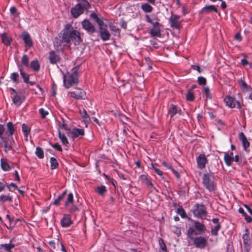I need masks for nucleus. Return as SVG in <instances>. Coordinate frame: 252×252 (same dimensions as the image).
<instances>
[{
	"label": "nucleus",
	"mask_w": 252,
	"mask_h": 252,
	"mask_svg": "<svg viewBox=\"0 0 252 252\" xmlns=\"http://www.w3.org/2000/svg\"><path fill=\"white\" fill-rule=\"evenodd\" d=\"M214 177L212 174H204L203 183L206 188L210 191H214Z\"/></svg>",
	"instance_id": "6"
},
{
	"label": "nucleus",
	"mask_w": 252,
	"mask_h": 252,
	"mask_svg": "<svg viewBox=\"0 0 252 252\" xmlns=\"http://www.w3.org/2000/svg\"><path fill=\"white\" fill-rule=\"evenodd\" d=\"M22 39L24 41L26 46L31 48L33 46L32 39L28 32H24L22 34Z\"/></svg>",
	"instance_id": "19"
},
{
	"label": "nucleus",
	"mask_w": 252,
	"mask_h": 252,
	"mask_svg": "<svg viewBox=\"0 0 252 252\" xmlns=\"http://www.w3.org/2000/svg\"><path fill=\"white\" fill-rule=\"evenodd\" d=\"M1 166L2 169L5 171H8L10 169L9 165L8 163L2 160L1 161Z\"/></svg>",
	"instance_id": "52"
},
{
	"label": "nucleus",
	"mask_w": 252,
	"mask_h": 252,
	"mask_svg": "<svg viewBox=\"0 0 252 252\" xmlns=\"http://www.w3.org/2000/svg\"><path fill=\"white\" fill-rule=\"evenodd\" d=\"M63 198L59 196L56 199H55L53 202V204L56 206H58L60 204V202L63 200Z\"/></svg>",
	"instance_id": "62"
},
{
	"label": "nucleus",
	"mask_w": 252,
	"mask_h": 252,
	"mask_svg": "<svg viewBox=\"0 0 252 252\" xmlns=\"http://www.w3.org/2000/svg\"><path fill=\"white\" fill-rule=\"evenodd\" d=\"M141 180L149 188V189L151 190V191H153V189H155V188L153 187V184L151 181L149 180L146 176L145 175H142L140 177Z\"/></svg>",
	"instance_id": "27"
},
{
	"label": "nucleus",
	"mask_w": 252,
	"mask_h": 252,
	"mask_svg": "<svg viewBox=\"0 0 252 252\" xmlns=\"http://www.w3.org/2000/svg\"><path fill=\"white\" fill-rule=\"evenodd\" d=\"M39 113L41 116L42 119H44L49 114L48 111L45 110L43 108H41L39 110Z\"/></svg>",
	"instance_id": "50"
},
{
	"label": "nucleus",
	"mask_w": 252,
	"mask_h": 252,
	"mask_svg": "<svg viewBox=\"0 0 252 252\" xmlns=\"http://www.w3.org/2000/svg\"><path fill=\"white\" fill-rule=\"evenodd\" d=\"M90 16L92 18H93L94 20H95V21L97 23L98 26H100L104 23L103 21H102V20L100 19L97 16V15L96 13L93 12V13H91Z\"/></svg>",
	"instance_id": "41"
},
{
	"label": "nucleus",
	"mask_w": 252,
	"mask_h": 252,
	"mask_svg": "<svg viewBox=\"0 0 252 252\" xmlns=\"http://www.w3.org/2000/svg\"><path fill=\"white\" fill-rule=\"evenodd\" d=\"M168 113L170 115L171 119H172L177 114H178L179 115H183V112L181 109L173 104H170L169 105L168 109Z\"/></svg>",
	"instance_id": "13"
},
{
	"label": "nucleus",
	"mask_w": 252,
	"mask_h": 252,
	"mask_svg": "<svg viewBox=\"0 0 252 252\" xmlns=\"http://www.w3.org/2000/svg\"><path fill=\"white\" fill-rule=\"evenodd\" d=\"M216 122L217 125L219 126L218 129H220V128H222L224 126V123L220 119H216Z\"/></svg>",
	"instance_id": "58"
},
{
	"label": "nucleus",
	"mask_w": 252,
	"mask_h": 252,
	"mask_svg": "<svg viewBox=\"0 0 252 252\" xmlns=\"http://www.w3.org/2000/svg\"><path fill=\"white\" fill-rule=\"evenodd\" d=\"M10 12L11 14L14 15V17L19 16V12H17V9L15 6H12L10 8Z\"/></svg>",
	"instance_id": "56"
},
{
	"label": "nucleus",
	"mask_w": 252,
	"mask_h": 252,
	"mask_svg": "<svg viewBox=\"0 0 252 252\" xmlns=\"http://www.w3.org/2000/svg\"><path fill=\"white\" fill-rule=\"evenodd\" d=\"M14 245L13 244H1L0 245V249H4L6 251L10 252L11 249L14 248Z\"/></svg>",
	"instance_id": "43"
},
{
	"label": "nucleus",
	"mask_w": 252,
	"mask_h": 252,
	"mask_svg": "<svg viewBox=\"0 0 252 252\" xmlns=\"http://www.w3.org/2000/svg\"><path fill=\"white\" fill-rule=\"evenodd\" d=\"M96 191L98 192V193L99 195L102 196L104 195V193L106 192L107 190L105 186H101L97 187L96 188Z\"/></svg>",
	"instance_id": "48"
},
{
	"label": "nucleus",
	"mask_w": 252,
	"mask_h": 252,
	"mask_svg": "<svg viewBox=\"0 0 252 252\" xmlns=\"http://www.w3.org/2000/svg\"><path fill=\"white\" fill-rule=\"evenodd\" d=\"M224 100L226 103V105L229 107L233 108L235 107V104L234 102L233 98L231 96L228 95L226 96L224 98Z\"/></svg>",
	"instance_id": "29"
},
{
	"label": "nucleus",
	"mask_w": 252,
	"mask_h": 252,
	"mask_svg": "<svg viewBox=\"0 0 252 252\" xmlns=\"http://www.w3.org/2000/svg\"><path fill=\"white\" fill-rule=\"evenodd\" d=\"M85 134L84 129L83 128H78L74 127L72 130L67 133L68 136L71 137L73 139L79 136H82Z\"/></svg>",
	"instance_id": "15"
},
{
	"label": "nucleus",
	"mask_w": 252,
	"mask_h": 252,
	"mask_svg": "<svg viewBox=\"0 0 252 252\" xmlns=\"http://www.w3.org/2000/svg\"><path fill=\"white\" fill-rule=\"evenodd\" d=\"M73 194L72 193H70L68 195V197H67V200L66 201H65V206H68V205L69 204V203H71L73 202Z\"/></svg>",
	"instance_id": "51"
},
{
	"label": "nucleus",
	"mask_w": 252,
	"mask_h": 252,
	"mask_svg": "<svg viewBox=\"0 0 252 252\" xmlns=\"http://www.w3.org/2000/svg\"><path fill=\"white\" fill-rule=\"evenodd\" d=\"M80 114L82 117L84 119L85 121L86 122H89L90 117L89 115L88 114L86 110L85 109H83L82 110H80Z\"/></svg>",
	"instance_id": "46"
},
{
	"label": "nucleus",
	"mask_w": 252,
	"mask_h": 252,
	"mask_svg": "<svg viewBox=\"0 0 252 252\" xmlns=\"http://www.w3.org/2000/svg\"><path fill=\"white\" fill-rule=\"evenodd\" d=\"M99 26V34L101 39L103 41H107L110 39L111 34L107 29V25L104 23Z\"/></svg>",
	"instance_id": "10"
},
{
	"label": "nucleus",
	"mask_w": 252,
	"mask_h": 252,
	"mask_svg": "<svg viewBox=\"0 0 252 252\" xmlns=\"http://www.w3.org/2000/svg\"><path fill=\"white\" fill-rule=\"evenodd\" d=\"M78 4H81L82 7L83 8L84 11H88L91 7L90 4L87 0H80V3Z\"/></svg>",
	"instance_id": "38"
},
{
	"label": "nucleus",
	"mask_w": 252,
	"mask_h": 252,
	"mask_svg": "<svg viewBox=\"0 0 252 252\" xmlns=\"http://www.w3.org/2000/svg\"><path fill=\"white\" fill-rule=\"evenodd\" d=\"M6 218L8 219L10 224L9 226H7V228H13L15 225V223L14 222L13 224V222L14 221V220L13 219H11L9 215H7Z\"/></svg>",
	"instance_id": "57"
},
{
	"label": "nucleus",
	"mask_w": 252,
	"mask_h": 252,
	"mask_svg": "<svg viewBox=\"0 0 252 252\" xmlns=\"http://www.w3.org/2000/svg\"><path fill=\"white\" fill-rule=\"evenodd\" d=\"M182 20L180 16L172 14L169 18V23L170 27L173 29L180 30Z\"/></svg>",
	"instance_id": "8"
},
{
	"label": "nucleus",
	"mask_w": 252,
	"mask_h": 252,
	"mask_svg": "<svg viewBox=\"0 0 252 252\" xmlns=\"http://www.w3.org/2000/svg\"><path fill=\"white\" fill-rule=\"evenodd\" d=\"M62 32L61 42L64 46L69 47L71 43L77 45L82 42L80 32L74 29L71 24H66Z\"/></svg>",
	"instance_id": "1"
},
{
	"label": "nucleus",
	"mask_w": 252,
	"mask_h": 252,
	"mask_svg": "<svg viewBox=\"0 0 252 252\" xmlns=\"http://www.w3.org/2000/svg\"><path fill=\"white\" fill-rule=\"evenodd\" d=\"M160 164L164 168V169H171L174 172V173H178L177 172L174 170L171 164L169 162L164 160L161 161Z\"/></svg>",
	"instance_id": "36"
},
{
	"label": "nucleus",
	"mask_w": 252,
	"mask_h": 252,
	"mask_svg": "<svg viewBox=\"0 0 252 252\" xmlns=\"http://www.w3.org/2000/svg\"><path fill=\"white\" fill-rule=\"evenodd\" d=\"M109 28L110 30L113 32L114 35H120V30L116 26L113 24H110Z\"/></svg>",
	"instance_id": "37"
},
{
	"label": "nucleus",
	"mask_w": 252,
	"mask_h": 252,
	"mask_svg": "<svg viewBox=\"0 0 252 252\" xmlns=\"http://www.w3.org/2000/svg\"><path fill=\"white\" fill-rule=\"evenodd\" d=\"M197 81L198 84L200 85H205L207 82L206 78L202 76L198 77Z\"/></svg>",
	"instance_id": "54"
},
{
	"label": "nucleus",
	"mask_w": 252,
	"mask_h": 252,
	"mask_svg": "<svg viewBox=\"0 0 252 252\" xmlns=\"http://www.w3.org/2000/svg\"><path fill=\"white\" fill-rule=\"evenodd\" d=\"M234 158H232L228 156V153H225L224 155V160L225 162V164L230 166L231 165L232 162L233 161Z\"/></svg>",
	"instance_id": "35"
},
{
	"label": "nucleus",
	"mask_w": 252,
	"mask_h": 252,
	"mask_svg": "<svg viewBox=\"0 0 252 252\" xmlns=\"http://www.w3.org/2000/svg\"><path fill=\"white\" fill-rule=\"evenodd\" d=\"M19 75L17 72H13L10 74V79L15 84L19 82Z\"/></svg>",
	"instance_id": "39"
},
{
	"label": "nucleus",
	"mask_w": 252,
	"mask_h": 252,
	"mask_svg": "<svg viewBox=\"0 0 252 252\" xmlns=\"http://www.w3.org/2000/svg\"><path fill=\"white\" fill-rule=\"evenodd\" d=\"M239 138L242 143L243 147L244 150H246L250 147V142L248 141L247 137L245 136L243 132H241L239 134Z\"/></svg>",
	"instance_id": "21"
},
{
	"label": "nucleus",
	"mask_w": 252,
	"mask_h": 252,
	"mask_svg": "<svg viewBox=\"0 0 252 252\" xmlns=\"http://www.w3.org/2000/svg\"><path fill=\"white\" fill-rule=\"evenodd\" d=\"M9 89L10 91L13 103L17 107L20 106L26 98L24 95L22 94L21 90L16 91L12 88H9Z\"/></svg>",
	"instance_id": "4"
},
{
	"label": "nucleus",
	"mask_w": 252,
	"mask_h": 252,
	"mask_svg": "<svg viewBox=\"0 0 252 252\" xmlns=\"http://www.w3.org/2000/svg\"><path fill=\"white\" fill-rule=\"evenodd\" d=\"M35 155L39 158H44V152L43 149L39 147H37L35 150Z\"/></svg>",
	"instance_id": "44"
},
{
	"label": "nucleus",
	"mask_w": 252,
	"mask_h": 252,
	"mask_svg": "<svg viewBox=\"0 0 252 252\" xmlns=\"http://www.w3.org/2000/svg\"><path fill=\"white\" fill-rule=\"evenodd\" d=\"M120 26L121 27L124 29H126L127 27V23L123 19H121L120 21Z\"/></svg>",
	"instance_id": "63"
},
{
	"label": "nucleus",
	"mask_w": 252,
	"mask_h": 252,
	"mask_svg": "<svg viewBox=\"0 0 252 252\" xmlns=\"http://www.w3.org/2000/svg\"><path fill=\"white\" fill-rule=\"evenodd\" d=\"M1 38L2 42L6 46H9L11 44V38L7 35V33L4 32L1 34Z\"/></svg>",
	"instance_id": "28"
},
{
	"label": "nucleus",
	"mask_w": 252,
	"mask_h": 252,
	"mask_svg": "<svg viewBox=\"0 0 252 252\" xmlns=\"http://www.w3.org/2000/svg\"><path fill=\"white\" fill-rule=\"evenodd\" d=\"M5 131V127L3 125L0 124V144L2 147L4 148V151L7 152V151L10 150V143L9 141H7L6 138L5 136H2V134Z\"/></svg>",
	"instance_id": "9"
},
{
	"label": "nucleus",
	"mask_w": 252,
	"mask_h": 252,
	"mask_svg": "<svg viewBox=\"0 0 252 252\" xmlns=\"http://www.w3.org/2000/svg\"><path fill=\"white\" fill-rule=\"evenodd\" d=\"M51 145L53 148H54L55 149L57 150L58 151L62 152L63 150L61 146L58 143L54 144H51Z\"/></svg>",
	"instance_id": "59"
},
{
	"label": "nucleus",
	"mask_w": 252,
	"mask_h": 252,
	"mask_svg": "<svg viewBox=\"0 0 252 252\" xmlns=\"http://www.w3.org/2000/svg\"><path fill=\"white\" fill-rule=\"evenodd\" d=\"M194 227L197 230L199 231V233H198V234L204 232L206 230L205 225L198 221H195Z\"/></svg>",
	"instance_id": "31"
},
{
	"label": "nucleus",
	"mask_w": 252,
	"mask_h": 252,
	"mask_svg": "<svg viewBox=\"0 0 252 252\" xmlns=\"http://www.w3.org/2000/svg\"><path fill=\"white\" fill-rule=\"evenodd\" d=\"M214 11L216 13L218 12V9L217 8L213 5H205L204 7H203L201 10L200 11L199 13H208L209 12Z\"/></svg>",
	"instance_id": "23"
},
{
	"label": "nucleus",
	"mask_w": 252,
	"mask_h": 252,
	"mask_svg": "<svg viewBox=\"0 0 252 252\" xmlns=\"http://www.w3.org/2000/svg\"><path fill=\"white\" fill-rule=\"evenodd\" d=\"M58 136L59 138L62 142V144L66 145L68 144V141L66 137L63 133H61L60 130H59L58 131Z\"/></svg>",
	"instance_id": "34"
},
{
	"label": "nucleus",
	"mask_w": 252,
	"mask_h": 252,
	"mask_svg": "<svg viewBox=\"0 0 252 252\" xmlns=\"http://www.w3.org/2000/svg\"><path fill=\"white\" fill-rule=\"evenodd\" d=\"M49 60L51 64H56L60 61L61 58L57 53L52 51L49 53Z\"/></svg>",
	"instance_id": "20"
},
{
	"label": "nucleus",
	"mask_w": 252,
	"mask_h": 252,
	"mask_svg": "<svg viewBox=\"0 0 252 252\" xmlns=\"http://www.w3.org/2000/svg\"><path fill=\"white\" fill-rule=\"evenodd\" d=\"M141 8L143 11L147 13L152 12L153 9V7L148 3L142 4L141 6Z\"/></svg>",
	"instance_id": "32"
},
{
	"label": "nucleus",
	"mask_w": 252,
	"mask_h": 252,
	"mask_svg": "<svg viewBox=\"0 0 252 252\" xmlns=\"http://www.w3.org/2000/svg\"><path fill=\"white\" fill-rule=\"evenodd\" d=\"M238 84L243 92H248L250 90L252 91V88L248 86L242 79L239 80Z\"/></svg>",
	"instance_id": "26"
},
{
	"label": "nucleus",
	"mask_w": 252,
	"mask_h": 252,
	"mask_svg": "<svg viewBox=\"0 0 252 252\" xmlns=\"http://www.w3.org/2000/svg\"><path fill=\"white\" fill-rule=\"evenodd\" d=\"M21 64L24 66H25L27 67H28L29 66V60L28 56L24 54L21 60Z\"/></svg>",
	"instance_id": "45"
},
{
	"label": "nucleus",
	"mask_w": 252,
	"mask_h": 252,
	"mask_svg": "<svg viewBox=\"0 0 252 252\" xmlns=\"http://www.w3.org/2000/svg\"><path fill=\"white\" fill-rule=\"evenodd\" d=\"M159 241V244H160L161 249L164 251H166V250H167L166 246L163 240L161 238H160Z\"/></svg>",
	"instance_id": "61"
},
{
	"label": "nucleus",
	"mask_w": 252,
	"mask_h": 252,
	"mask_svg": "<svg viewBox=\"0 0 252 252\" xmlns=\"http://www.w3.org/2000/svg\"><path fill=\"white\" fill-rule=\"evenodd\" d=\"M84 12V11L81 4H76L70 10L71 14L74 18H78L80 15L83 14Z\"/></svg>",
	"instance_id": "14"
},
{
	"label": "nucleus",
	"mask_w": 252,
	"mask_h": 252,
	"mask_svg": "<svg viewBox=\"0 0 252 252\" xmlns=\"http://www.w3.org/2000/svg\"><path fill=\"white\" fill-rule=\"evenodd\" d=\"M212 221L214 223L216 224V225L211 229V233L213 235L217 236L218 235V232L220 228V225L219 222V219L214 218L212 220Z\"/></svg>",
	"instance_id": "24"
},
{
	"label": "nucleus",
	"mask_w": 252,
	"mask_h": 252,
	"mask_svg": "<svg viewBox=\"0 0 252 252\" xmlns=\"http://www.w3.org/2000/svg\"><path fill=\"white\" fill-rule=\"evenodd\" d=\"M61 225L63 227H66L70 226L72 223L71 218L69 215H64L63 218L61 221Z\"/></svg>",
	"instance_id": "22"
},
{
	"label": "nucleus",
	"mask_w": 252,
	"mask_h": 252,
	"mask_svg": "<svg viewBox=\"0 0 252 252\" xmlns=\"http://www.w3.org/2000/svg\"><path fill=\"white\" fill-rule=\"evenodd\" d=\"M191 240L193 241V244L197 248L203 249L208 245L207 239L202 236L194 237Z\"/></svg>",
	"instance_id": "11"
},
{
	"label": "nucleus",
	"mask_w": 252,
	"mask_h": 252,
	"mask_svg": "<svg viewBox=\"0 0 252 252\" xmlns=\"http://www.w3.org/2000/svg\"><path fill=\"white\" fill-rule=\"evenodd\" d=\"M195 209L193 211L194 216L201 219H205L207 212L205 206L202 204H197L195 205Z\"/></svg>",
	"instance_id": "7"
},
{
	"label": "nucleus",
	"mask_w": 252,
	"mask_h": 252,
	"mask_svg": "<svg viewBox=\"0 0 252 252\" xmlns=\"http://www.w3.org/2000/svg\"><path fill=\"white\" fill-rule=\"evenodd\" d=\"M82 26L90 34H92L95 32V28L88 20H84L82 22Z\"/></svg>",
	"instance_id": "17"
},
{
	"label": "nucleus",
	"mask_w": 252,
	"mask_h": 252,
	"mask_svg": "<svg viewBox=\"0 0 252 252\" xmlns=\"http://www.w3.org/2000/svg\"><path fill=\"white\" fill-rule=\"evenodd\" d=\"M50 163H51V168L52 169H56L58 166V162L56 158L54 157H52L50 158Z\"/></svg>",
	"instance_id": "47"
},
{
	"label": "nucleus",
	"mask_w": 252,
	"mask_h": 252,
	"mask_svg": "<svg viewBox=\"0 0 252 252\" xmlns=\"http://www.w3.org/2000/svg\"><path fill=\"white\" fill-rule=\"evenodd\" d=\"M197 235L198 234L197 233L194 229L192 227H189V229L188 230V237L191 240L194 237H193V234Z\"/></svg>",
	"instance_id": "49"
},
{
	"label": "nucleus",
	"mask_w": 252,
	"mask_h": 252,
	"mask_svg": "<svg viewBox=\"0 0 252 252\" xmlns=\"http://www.w3.org/2000/svg\"><path fill=\"white\" fill-rule=\"evenodd\" d=\"M79 69L75 67L72 69L71 73L67 72L63 76V83L66 89L73 87L78 83Z\"/></svg>",
	"instance_id": "2"
},
{
	"label": "nucleus",
	"mask_w": 252,
	"mask_h": 252,
	"mask_svg": "<svg viewBox=\"0 0 252 252\" xmlns=\"http://www.w3.org/2000/svg\"><path fill=\"white\" fill-rule=\"evenodd\" d=\"M151 167L157 173H162V171L158 168V165L157 164L151 163Z\"/></svg>",
	"instance_id": "60"
},
{
	"label": "nucleus",
	"mask_w": 252,
	"mask_h": 252,
	"mask_svg": "<svg viewBox=\"0 0 252 252\" xmlns=\"http://www.w3.org/2000/svg\"><path fill=\"white\" fill-rule=\"evenodd\" d=\"M204 93L206 95V98L211 99L212 96L210 94V89L208 87H205L204 88Z\"/></svg>",
	"instance_id": "53"
},
{
	"label": "nucleus",
	"mask_w": 252,
	"mask_h": 252,
	"mask_svg": "<svg viewBox=\"0 0 252 252\" xmlns=\"http://www.w3.org/2000/svg\"><path fill=\"white\" fill-rule=\"evenodd\" d=\"M186 97L187 101H193L194 100V93L191 89L188 90Z\"/></svg>",
	"instance_id": "40"
},
{
	"label": "nucleus",
	"mask_w": 252,
	"mask_h": 252,
	"mask_svg": "<svg viewBox=\"0 0 252 252\" xmlns=\"http://www.w3.org/2000/svg\"><path fill=\"white\" fill-rule=\"evenodd\" d=\"M70 96L76 99H85L87 97L85 91L81 89H77L76 91L68 93Z\"/></svg>",
	"instance_id": "12"
},
{
	"label": "nucleus",
	"mask_w": 252,
	"mask_h": 252,
	"mask_svg": "<svg viewBox=\"0 0 252 252\" xmlns=\"http://www.w3.org/2000/svg\"><path fill=\"white\" fill-rule=\"evenodd\" d=\"M22 131L23 132L24 137L26 138V140H27V138L31 132L30 128L25 124H23L22 126Z\"/></svg>",
	"instance_id": "33"
},
{
	"label": "nucleus",
	"mask_w": 252,
	"mask_h": 252,
	"mask_svg": "<svg viewBox=\"0 0 252 252\" xmlns=\"http://www.w3.org/2000/svg\"><path fill=\"white\" fill-rule=\"evenodd\" d=\"M146 20L147 22L153 25V28L150 32V34L151 36L153 37H161V30L160 28V24L158 22V19L156 18L154 20L150 18L149 16H146Z\"/></svg>",
	"instance_id": "3"
},
{
	"label": "nucleus",
	"mask_w": 252,
	"mask_h": 252,
	"mask_svg": "<svg viewBox=\"0 0 252 252\" xmlns=\"http://www.w3.org/2000/svg\"><path fill=\"white\" fill-rule=\"evenodd\" d=\"M18 68L20 71V75L23 79V81L25 83L29 82L30 79V75L24 71L23 68L21 64L18 65Z\"/></svg>",
	"instance_id": "25"
},
{
	"label": "nucleus",
	"mask_w": 252,
	"mask_h": 252,
	"mask_svg": "<svg viewBox=\"0 0 252 252\" xmlns=\"http://www.w3.org/2000/svg\"><path fill=\"white\" fill-rule=\"evenodd\" d=\"M235 39L238 41H241L242 40V37L240 32H238L235 35Z\"/></svg>",
	"instance_id": "64"
},
{
	"label": "nucleus",
	"mask_w": 252,
	"mask_h": 252,
	"mask_svg": "<svg viewBox=\"0 0 252 252\" xmlns=\"http://www.w3.org/2000/svg\"><path fill=\"white\" fill-rule=\"evenodd\" d=\"M177 213L183 218H185L186 217V214L182 207H180L177 209Z\"/></svg>",
	"instance_id": "55"
},
{
	"label": "nucleus",
	"mask_w": 252,
	"mask_h": 252,
	"mask_svg": "<svg viewBox=\"0 0 252 252\" xmlns=\"http://www.w3.org/2000/svg\"><path fill=\"white\" fill-rule=\"evenodd\" d=\"M12 201V197L9 195H1L0 196V202L1 203H4L6 201L11 202Z\"/></svg>",
	"instance_id": "42"
},
{
	"label": "nucleus",
	"mask_w": 252,
	"mask_h": 252,
	"mask_svg": "<svg viewBox=\"0 0 252 252\" xmlns=\"http://www.w3.org/2000/svg\"><path fill=\"white\" fill-rule=\"evenodd\" d=\"M246 233L243 235V243L246 252H250L251 249V240L250 238L248 230H245Z\"/></svg>",
	"instance_id": "16"
},
{
	"label": "nucleus",
	"mask_w": 252,
	"mask_h": 252,
	"mask_svg": "<svg viewBox=\"0 0 252 252\" xmlns=\"http://www.w3.org/2000/svg\"><path fill=\"white\" fill-rule=\"evenodd\" d=\"M196 161L198 167L200 169H203L205 168V165L207 162V159L204 154H201L197 157Z\"/></svg>",
	"instance_id": "18"
},
{
	"label": "nucleus",
	"mask_w": 252,
	"mask_h": 252,
	"mask_svg": "<svg viewBox=\"0 0 252 252\" xmlns=\"http://www.w3.org/2000/svg\"><path fill=\"white\" fill-rule=\"evenodd\" d=\"M7 131L6 132L5 137L7 138V141H9L10 143V150L12 149L13 144L14 143V141L13 138V134L15 131V125L13 123L9 122L6 124Z\"/></svg>",
	"instance_id": "5"
},
{
	"label": "nucleus",
	"mask_w": 252,
	"mask_h": 252,
	"mask_svg": "<svg viewBox=\"0 0 252 252\" xmlns=\"http://www.w3.org/2000/svg\"><path fill=\"white\" fill-rule=\"evenodd\" d=\"M29 65L34 71L38 72L40 70V66L37 60H34L32 61Z\"/></svg>",
	"instance_id": "30"
}]
</instances>
